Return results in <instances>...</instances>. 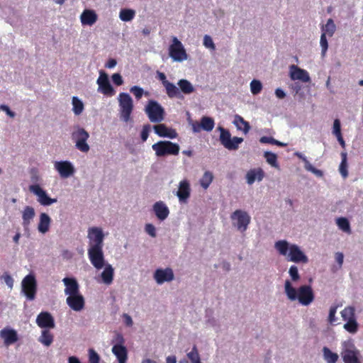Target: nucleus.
Segmentation results:
<instances>
[{
    "instance_id": "f257e3e1",
    "label": "nucleus",
    "mask_w": 363,
    "mask_h": 363,
    "mask_svg": "<svg viewBox=\"0 0 363 363\" xmlns=\"http://www.w3.org/2000/svg\"><path fill=\"white\" fill-rule=\"evenodd\" d=\"M274 247L281 255L286 257L288 261L303 264L308 262V257L295 244L289 245L286 240H281L275 242Z\"/></svg>"
},
{
    "instance_id": "f03ea898",
    "label": "nucleus",
    "mask_w": 363,
    "mask_h": 363,
    "mask_svg": "<svg viewBox=\"0 0 363 363\" xmlns=\"http://www.w3.org/2000/svg\"><path fill=\"white\" fill-rule=\"evenodd\" d=\"M285 293L291 301L298 300L303 306L310 305L315 298L313 291L309 285H302L297 290L294 288L289 280L285 281Z\"/></svg>"
},
{
    "instance_id": "7ed1b4c3",
    "label": "nucleus",
    "mask_w": 363,
    "mask_h": 363,
    "mask_svg": "<svg viewBox=\"0 0 363 363\" xmlns=\"http://www.w3.org/2000/svg\"><path fill=\"white\" fill-rule=\"evenodd\" d=\"M157 157H165L167 155H178L180 147L177 143L169 140H160L152 145Z\"/></svg>"
},
{
    "instance_id": "20e7f679",
    "label": "nucleus",
    "mask_w": 363,
    "mask_h": 363,
    "mask_svg": "<svg viewBox=\"0 0 363 363\" xmlns=\"http://www.w3.org/2000/svg\"><path fill=\"white\" fill-rule=\"evenodd\" d=\"M120 107V118L124 122L130 120V116L133 110V101L130 96L127 93H121L118 95Z\"/></svg>"
},
{
    "instance_id": "39448f33",
    "label": "nucleus",
    "mask_w": 363,
    "mask_h": 363,
    "mask_svg": "<svg viewBox=\"0 0 363 363\" xmlns=\"http://www.w3.org/2000/svg\"><path fill=\"white\" fill-rule=\"evenodd\" d=\"M150 121L152 123H160L164 118V110L156 101L150 100L145 108Z\"/></svg>"
},
{
    "instance_id": "423d86ee",
    "label": "nucleus",
    "mask_w": 363,
    "mask_h": 363,
    "mask_svg": "<svg viewBox=\"0 0 363 363\" xmlns=\"http://www.w3.org/2000/svg\"><path fill=\"white\" fill-rule=\"evenodd\" d=\"M89 138V133L82 128H78L72 133V138L75 142L77 149L82 152H87L90 149L86 143Z\"/></svg>"
},
{
    "instance_id": "0eeeda50",
    "label": "nucleus",
    "mask_w": 363,
    "mask_h": 363,
    "mask_svg": "<svg viewBox=\"0 0 363 363\" xmlns=\"http://www.w3.org/2000/svg\"><path fill=\"white\" fill-rule=\"evenodd\" d=\"M230 218L233 225L241 232H245L250 223L251 218L246 211L235 210L231 215Z\"/></svg>"
},
{
    "instance_id": "6e6552de",
    "label": "nucleus",
    "mask_w": 363,
    "mask_h": 363,
    "mask_svg": "<svg viewBox=\"0 0 363 363\" xmlns=\"http://www.w3.org/2000/svg\"><path fill=\"white\" fill-rule=\"evenodd\" d=\"M220 143L228 150H235L238 148L239 144L243 141L242 138L233 137L231 138V135L229 130L220 127Z\"/></svg>"
},
{
    "instance_id": "1a4fd4ad",
    "label": "nucleus",
    "mask_w": 363,
    "mask_h": 363,
    "mask_svg": "<svg viewBox=\"0 0 363 363\" xmlns=\"http://www.w3.org/2000/svg\"><path fill=\"white\" fill-rule=\"evenodd\" d=\"M169 54L174 61L182 62L187 59L186 50L177 37L172 38V43L169 48Z\"/></svg>"
},
{
    "instance_id": "9d476101",
    "label": "nucleus",
    "mask_w": 363,
    "mask_h": 363,
    "mask_svg": "<svg viewBox=\"0 0 363 363\" xmlns=\"http://www.w3.org/2000/svg\"><path fill=\"white\" fill-rule=\"evenodd\" d=\"M22 291L28 299H35L37 291V283L33 275L28 274L24 277L22 281Z\"/></svg>"
},
{
    "instance_id": "9b49d317",
    "label": "nucleus",
    "mask_w": 363,
    "mask_h": 363,
    "mask_svg": "<svg viewBox=\"0 0 363 363\" xmlns=\"http://www.w3.org/2000/svg\"><path fill=\"white\" fill-rule=\"evenodd\" d=\"M88 257L91 264L97 269H102L105 265L103 247H89Z\"/></svg>"
},
{
    "instance_id": "f8f14e48",
    "label": "nucleus",
    "mask_w": 363,
    "mask_h": 363,
    "mask_svg": "<svg viewBox=\"0 0 363 363\" xmlns=\"http://www.w3.org/2000/svg\"><path fill=\"white\" fill-rule=\"evenodd\" d=\"M89 247H103L104 235L102 230L98 227H92L88 230Z\"/></svg>"
},
{
    "instance_id": "ddd939ff",
    "label": "nucleus",
    "mask_w": 363,
    "mask_h": 363,
    "mask_svg": "<svg viewBox=\"0 0 363 363\" xmlns=\"http://www.w3.org/2000/svg\"><path fill=\"white\" fill-rule=\"evenodd\" d=\"M99 85L98 91L102 93L107 96H112L115 94V91L110 84L108 75L102 70L99 72V77L97 79Z\"/></svg>"
},
{
    "instance_id": "4468645a",
    "label": "nucleus",
    "mask_w": 363,
    "mask_h": 363,
    "mask_svg": "<svg viewBox=\"0 0 363 363\" xmlns=\"http://www.w3.org/2000/svg\"><path fill=\"white\" fill-rule=\"evenodd\" d=\"M29 189L38 196V201L43 206H50L57 202L56 199L50 198L38 184L30 185Z\"/></svg>"
},
{
    "instance_id": "2eb2a0df",
    "label": "nucleus",
    "mask_w": 363,
    "mask_h": 363,
    "mask_svg": "<svg viewBox=\"0 0 363 363\" xmlns=\"http://www.w3.org/2000/svg\"><path fill=\"white\" fill-rule=\"evenodd\" d=\"M54 167L62 178L69 177L75 171L73 165L69 161L55 162Z\"/></svg>"
},
{
    "instance_id": "dca6fc26",
    "label": "nucleus",
    "mask_w": 363,
    "mask_h": 363,
    "mask_svg": "<svg viewBox=\"0 0 363 363\" xmlns=\"http://www.w3.org/2000/svg\"><path fill=\"white\" fill-rule=\"evenodd\" d=\"M66 303L74 311H82L85 306L84 298L80 293L68 296L66 298Z\"/></svg>"
},
{
    "instance_id": "f3484780",
    "label": "nucleus",
    "mask_w": 363,
    "mask_h": 363,
    "mask_svg": "<svg viewBox=\"0 0 363 363\" xmlns=\"http://www.w3.org/2000/svg\"><path fill=\"white\" fill-rule=\"evenodd\" d=\"M37 325L41 328H54L55 320L52 315L47 311L40 313L36 318Z\"/></svg>"
},
{
    "instance_id": "a211bd4d",
    "label": "nucleus",
    "mask_w": 363,
    "mask_h": 363,
    "mask_svg": "<svg viewBox=\"0 0 363 363\" xmlns=\"http://www.w3.org/2000/svg\"><path fill=\"white\" fill-rule=\"evenodd\" d=\"M153 129L155 133L160 137L174 139L178 136V134L174 129L168 128L165 124L163 123L154 125Z\"/></svg>"
},
{
    "instance_id": "6ab92c4d",
    "label": "nucleus",
    "mask_w": 363,
    "mask_h": 363,
    "mask_svg": "<svg viewBox=\"0 0 363 363\" xmlns=\"http://www.w3.org/2000/svg\"><path fill=\"white\" fill-rule=\"evenodd\" d=\"M174 277L173 271L169 267L164 269H157L154 274V278L159 284H162L165 281H171L174 279Z\"/></svg>"
},
{
    "instance_id": "aec40b11",
    "label": "nucleus",
    "mask_w": 363,
    "mask_h": 363,
    "mask_svg": "<svg viewBox=\"0 0 363 363\" xmlns=\"http://www.w3.org/2000/svg\"><path fill=\"white\" fill-rule=\"evenodd\" d=\"M290 77L292 80H301L303 82H309L311 80L306 70L294 65L290 67Z\"/></svg>"
},
{
    "instance_id": "412c9836",
    "label": "nucleus",
    "mask_w": 363,
    "mask_h": 363,
    "mask_svg": "<svg viewBox=\"0 0 363 363\" xmlns=\"http://www.w3.org/2000/svg\"><path fill=\"white\" fill-rule=\"evenodd\" d=\"M191 188L190 184L188 180L184 179L179 182V189L177 192V196L182 203H186L190 196Z\"/></svg>"
},
{
    "instance_id": "4be33fe9",
    "label": "nucleus",
    "mask_w": 363,
    "mask_h": 363,
    "mask_svg": "<svg viewBox=\"0 0 363 363\" xmlns=\"http://www.w3.org/2000/svg\"><path fill=\"white\" fill-rule=\"evenodd\" d=\"M62 281L65 286V294L66 295L72 296L79 293V286L76 279L65 277Z\"/></svg>"
},
{
    "instance_id": "5701e85b",
    "label": "nucleus",
    "mask_w": 363,
    "mask_h": 363,
    "mask_svg": "<svg viewBox=\"0 0 363 363\" xmlns=\"http://www.w3.org/2000/svg\"><path fill=\"white\" fill-rule=\"evenodd\" d=\"M0 336L4 339V344L6 346L15 343L18 340L17 332L9 328H5L0 331Z\"/></svg>"
},
{
    "instance_id": "b1692460",
    "label": "nucleus",
    "mask_w": 363,
    "mask_h": 363,
    "mask_svg": "<svg viewBox=\"0 0 363 363\" xmlns=\"http://www.w3.org/2000/svg\"><path fill=\"white\" fill-rule=\"evenodd\" d=\"M153 211L157 218L160 220L166 219L169 213L168 207L162 201H157L153 205Z\"/></svg>"
},
{
    "instance_id": "393cba45",
    "label": "nucleus",
    "mask_w": 363,
    "mask_h": 363,
    "mask_svg": "<svg viewBox=\"0 0 363 363\" xmlns=\"http://www.w3.org/2000/svg\"><path fill=\"white\" fill-rule=\"evenodd\" d=\"M264 177V172L261 168H255L249 170L246 174L247 183L252 184L256 179L260 182Z\"/></svg>"
},
{
    "instance_id": "a878e982",
    "label": "nucleus",
    "mask_w": 363,
    "mask_h": 363,
    "mask_svg": "<svg viewBox=\"0 0 363 363\" xmlns=\"http://www.w3.org/2000/svg\"><path fill=\"white\" fill-rule=\"evenodd\" d=\"M112 352L116 357L118 362H126L128 359V350L124 345L115 344L112 347Z\"/></svg>"
},
{
    "instance_id": "bb28decb",
    "label": "nucleus",
    "mask_w": 363,
    "mask_h": 363,
    "mask_svg": "<svg viewBox=\"0 0 363 363\" xmlns=\"http://www.w3.org/2000/svg\"><path fill=\"white\" fill-rule=\"evenodd\" d=\"M35 216V212L32 206H27L24 208L22 213V225L25 229H28L32 220Z\"/></svg>"
},
{
    "instance_id": "cd10ccee",
    "label": "nucleus",
    "mask_w": 363,
    "mask_h": 363,
    "mask_svg": "<svg viewBox=\"0 0 363 363\" xmlns=\"http://www.w3.org/2000/svg\"><path fill=\"white\" fill-rule=\"evenodd\" d=\"M81 23L82 25L92 26L97 21V15L92 10H84L80 16Z\"/></svg>"
},
{
    "instance_id": "c85d7f7f",
    "label": "nucleus",
    "mask_w": 363,
    "mask_h": 363,
    "mask_svg": "<svg viewBox=\"0 0 363 363\" xmlns=\"http://www.w3.org/2000/svg\"><path fill=\"white\" fill-rule=\"evenodd\" d=\"M342 356L345 363H361L358 358V351L357 350L346 349L342 353Z\"/></svg>"
},
{
    "instance_id": "c756f323",
    "label": "nucleus",
    "mask_w": 363,
    "mask_h": 363,
    "mask_svg": "<svg viewBox=\"0 0 363 363\" xmlns=\"http://www.w3.org/2000/svg\"><path fill=\"white\" fill-rule=\"evenodd\" d=\"M51 223V218L45 213H41L40 215V220L38 225V230L41 233H45L49 230Z\"/></svg>"
},
{
    "instance_id": "7c9ffc66",
    "label": "nucleus",
    "mask_w": 363,
    "mask_h": 363,
    "mask_svg": "<svg viewBox=\"0 0 363 363\" xmlns=\"http://www.w3.org/2000/svg\"><path fill=\"white\" fill-rule=\"evenodd\" d=\"M104 266V269L101 274L102 282L106 285H110L113 280L114 269L109 264Z\"/></svg>"
},
{
    "instance_id": "2f4dec72",
    "label": "nucleus",
    "mask_w": 363,
    "mask_h": 363,
    "mask_svg": "<svg viewBox=\"0 0 363 363\" xmlns=\"http://www.w3.org/2000/svg\"><path fill=\"white\" fill-rule=\"evenodd\" d=\"M169 98H182L179 89L173 83L168 82L163 86Z\"/></svg>"
},
{
    "instance_id": "473e14b6",
    "label": "nucleus",
    "mask_w": 363,
    "mask_h": 363,
    "mask_svg": "<svg viewBox=\"0 0 363 363\" xmlns=\"http://www.w3.org/2000/svg\"><path fill=\"white\" fill-rule=\"evenodd\" d=\"M233 123L238 130H242L245 134H247L250 129L249 123L239 115L235 116Z\"/></svg>"
},
{
    "instance_id": "72a5a7b5",
    "label": "nucleus",
    "mask_w": 363,
    "mask_h": 363,
    "mask_svg": "<svg viewBox=\"0 0 363 363\" xmlns=\"http://www.w3.org/2000/svg\"><path fill=\"white\" fill-rule=\"evenodd\" d=\"M180 92L184 94H191L194 92L195 89L193 84L187 79H179L177 82Z\"/></svg>"
},
{
    "instance_id": "f704fd0d",
    "label": "nucleus",
    "mask_w": 363,
    "mask_h": 363,
    "mask_svg": "<svg viewBox=\"0 0 363 363\" xmlns=\"http://www.w3.org/2000/svg\"><path fill=\"white\" fill-rule=\"evenodd\" d=\"M54 340V335L52 333L47 330L44 329L41 332V335L38 338V341L46 347H49L52 345Z\"/></svg>"
},
{
    "instance_id": "c9c22d12",
    "label": "nucleus",
    "mask_w": 363,
    "mask_h": 363,
    "mask_svg": "<svg viewBox=\"0 0 363 363\" xmlns=\"http://www.w3.org/2000/svg\"><path fill=\"white\" fill-rule=\"evenodd\" d=\"M341 156V162L339 166V172L342 177L345 179L348 177V171H347V154L346 152H342L340 154Z\"/></svg>"
},
{
    "instance_id": "e433bc0d",
    "label": "nucleus",
    "mask_w": 363,
    "mask_h": 363,
    "mask_svg": "<svg viewBox=\"0 0 363 363\" xmlns=\"http://www.w3.org/2000/svg\"><path fill=\"white\" fill-rule=\"evenodd\" d=\"M336 30L335 24L334 23V21L332 18H329L327 21L326 24L323 25L321 26V31L322 33H324L326 35H328L329 37H331L333 35Z\"/></svg>"
},
{
    "instance_id": "4c0bfd02",
    "label": "nucleus",
    "mask_w": 363,
    "mask_h": 363,
    "mask_svg": "<svg viewBox=\"0 0 363 363\" xmlns=\"http://www.w3.org/2000/svg\"><path fill=\"white\" fill-rule=\"evenodd\" d=\"M214 120L208 116H203L201 119L200 125L206 131H211L214 128Z\"/></svg>"
},
{
    "instance_id": "58836bf2",
    "label": "nucleus",
    "mask_w": 363,
    "mask_h": 363,
    "mask_svg": "<svg viewBox=\"0 0 363 363\" xmlns=\"http://www.w3.org/2000/svg\"><path fill=\"white\" fill-rule=\"evenodd\" d=\"M324 359L328 363H336L338 359V355L336 353L333 352L327 347H324L323 349Z\"/></svg>"
},
{
    "instance_id": "ea45409f",
    "label": "nucleus",
    "mask_w": 363,
    "mask_h": 363,
    "mask_svg": "<svg viewBox=\"0 0 363 363\" xmlns=\"http://www.w3.org/2000/svg\"><path fill=\"white\" fill-rule=\"evenodd\" d=\"M135 11L133 9H121L119 13V17L123 21H130L134 18Z\"/></svg>"
},
{
    "instance_id": "a19ab883",
    "label": "nucleus",
    "mask_w": 363,
    "mask_h": 363,
    "mask_svg": "<svg viewBox=\"0 0 363 363\" xmlns=\"http://www.w3.org/2000/svg\"><path fill=\"white\" fill-rule=\"evenodd\" d=\"M213 179V174L209 171H206L204 172L203 175L202 176L201 179H200V184L204 189H206L208 188V186L211 184Z\"/></svg>"
},
{
    "instance_id": "79ce46f5",
    "label": "nucleus",
    "mask_w": 363,
    "mask_h": 363,
    "mask_svg": "<svg viewBox=\"0 0 363 363\" xmlns=\"http://www.w3.org/2000/svg\"><path fill=\"white\" fill-rule=\"evenodd\" d=\"M341 316L345 321L354 319L355 310L352 306H347L341 311Z\"/></svg>"
},
{
    "instance_id": "37998d69",
    "label": "nucleus",
    "mask_w": 363,
    "mask_h": 363,
    "mask_svg": "<svg viewBox=\"0 0 363 363\" xmlns=\"http://www.w3.org/2000/svg\"><path fill=\"white\" fill-rule=\"evenodd\" d=\"M346 322L347 323L343 326L344 329L350 333H356L359 327L356 318L347 320Z\"/></svg>"
},
{
    "instance_id": "c03bdc74",
    "label": "nucleus",
    "mask_w": 363,
    "mask_h": 363,
    "mask_svg": "<svg viewBox=\"0 0 363 363\" xmlns=\"http://www.w3.org/2000/svg\"><path fill=\"white\" fill-rule=\"evenodd\" d=\"M73 111L75 115H80L84 110V104L77 96L72 97Z\"/></svg>"
},
{
    "instance_id": "a18cd8bd",
    "label": "nucleus",
    "mask_w": 363,
    "mask_h": 363,
    "mask_svg": "<svg viewBox=\"0 0 363 363\" xmlns=\"http://www.w3.org/2000/svg\"><path fill=\"white\" fill-rule=\"evenodd\" d=\"M264 157L270 165L277 169L279 168V164L277 162V156L276 154L271 152H265Z\"/></svg>"
},
{
    "instance_id": "49530a36",
    "label": "nucleus",
    "mask_w": 363,
    "mask_h": 363,
    "mask_svg": "<svg viewBox=\"0 0 363 363\" xmlns=\"http://www.w3.org/2000/svg\"><path fill=\"white\" fill-rule=\"evenodd\" d=\"M187 357L191 363H201L197 347L194 345L191 352L187 353Z\"/></svg>"
},
{
    "instance_id": "de8ad7c7",
    "label": "nucleus",
    "mask_w": 363,
    "mask_h": 363,
    "mask_svg": "<svg viewBox=\"0 0 363 363\" xmlns=\"http://www.w3.org/2000/svg\"><path fill=\"white\" fill-rule=\"evenodd\" d=\"M261 143H267L271 145H276L279 147H285L286 144L275 140L272 137L262 136L259 139Z\"/></svg>"
},
{
    "instance_id": "09e8293b",
    "label": "nucleus",
    "mask_w": 363,
    "mask_h": 363,
    "mask_svg": "<svg viewBox=\"0 0 363 363\" xmlns=\"http://www.w3.org/2000/svg\"><path fill=\"white\" fill-rule=\"evenodd\" d=\"M337 225L338 227L346 233H350V225L346 218H339L337 219Z\"/></svg>"
},
{
    "instance_id": "8fccbe9b",
    "label": "nucleus",
    "mask_w": 363,
    "mask_h": 363,
    "mask_svg": "<svg viewBox=\"0 0 363 363\" xmlns=\"http://www.w3.org/2000/svg\"><path fill=\"white\" fill-rule=\"evenodd\" d=\"M262 89V83L257 79H253L250 83L251 92L254 94H258L260 93Z\"/></svg>"
},
{
    "instance_id": "3c124183",
    "label": "nucleus",
    "mask_w": 363,
    "mask_h": 363,
    "mask_svg": "<svg viewBox=\"0 0 363 363\" xmlns=\"http://www.w3.org/2000/svg\"><path fill=\"white\" fill-rule=\"evenodd\" d=\"M130 91L134 94V96H135V98L137 99H140L143 96V95L144 94V91L143 89L140 87V86H133L130 88ZM145 94L146 96H148L149 95V93L148 92H145Z\"/></svg>"
},
{
    "instance_id": "603ef678",
    "label": "nucleus",
    "mask_w": 363,
    "mask_h": 363,
    "mask_svg": "<svg viewBox=\"0 0 363 363\" xmlns=\"http://www.w3.org/2000/svg\"><path fill=\"white\" fill-rule=\"evenodd\" d=\"M289 274L293 281H297L300 279V275L298 274V270L296 266L292 265L289 268Z\"/></svg>"
},
{
    "instance_id": "864d4df0",
    "label": "nucleus",
    "mask_w": 363,
    "mask_h": 363,
    "mask_svg": "<svg viewBox=\"0 0 363 363\" xmlns=\"http://www.w3.org/2000/svg\"><path fill=\"white\" fill-rule=\"evenodd\" d=\"M320 44L322 48V56L324 57L328 48V43L326 38V35L321 33Z\"/></svg>"
},
{
    "instance_id": "5fc2aeb1",
    "label": "nucleus",
    "mask_w": 363,
    "mask_h": 363,
    "mask_svg": "<svg viewBox=\"0 0 363 363\" xmlns=\"http://www.w3.org/2000/svg\"><path fill=\"white\" fill-rule=\"evenodd\" d=\"M100 357L93 349L89 350V363H99Z\"/></svg>"
},
{
    "instance_id": "6e6d98bb",
    "label": "nucleus",
    "mask_w": 363,
    "mask_h": 363,
    "mask_svg": "<svg viewBox=\"0 0 363 363\" xmlns=\"http://www.w3.org/2000/svg\"><path fill=\"white\" fill-rule=\"evenodd\" d=\"M151 130V126L150 124L144 125L140 133V138L143 142H145L148 138L149 133Z\"/></svg>"
},
{
    "instance_id": "4d7b16f0",
    "label": "nucleus",
    "mask_w": 363,
    "mask_h": 363,
    "mask_svg": "<svg viewBox=\"0 0 363 363\" xmlns=\"http://www.w3.org/2000/svg\"><path fill=\"white\" fill-rule=\"evenodd\" d=\"M337 308V307L336 306H333L330 308L328 320L330 324H333L336 320L335 314Z\"/></svg>"
},
{
    "instance_id": "13d9d810",
    "label": "nucleus",
    "mask_w": 363,
    "mask_h": 363,
    "mask_svg": "<svg viewBox=\"0 0 363 363\" xmlns=\"http://www.w3.org/2000/svg\"><path fill=\"white\" fill-rule=\"evenodd\" d=\"M333 133L335 136L342 135L341 125H340V121L339 119H335V121H334Z\"/></svg>"
},
{
    "instance_id": "bf43d9fd",
    "label": "nucleus",
    "mask_w": 363,
    "mask_h": 363,
    "mask_svg": "<svg viewBox=\"0 0 363 363\" xmlns=\"http://www.w3.org/2000/svg\"><path fill=\"white\" fill-rule=\"evenodd\" d=\"M1 279L4 281V282L6 283V284L9 287V288H12L13 286V278L11 277V276L7 273V272H5L2 277H1Z\"/></svg>"
},
{
    "instance_id": "052dcab7",
    "label": "nucleus",
    "mask_w": 363,
    "mask_h": 363,
    "mask_svg": "<svg viewBox=\"0 0 363 363\" xmlns=\"http://www.w3.org/2000/svg\"><path fill=\"white\" fill-rule=\"evenodd\" d=\"M203 45H205V47L208 48H211L213 50H215L216 48L212 38L208 35H206L203 38Z\"/></svg>"
},
{
    "instance_id": "680f3d73",
    "label": "nucleus",
    "mask_w": 363,
    "mask_h": 363,
    "mask_svg": "<svg viewBox=\"0 0 363 363\" xmlns=\"http://www.w3.org/2000/svg\"><path fill=\"white\" fill-rule=\"evenodd\" d=\"M145 232L150 235L151 237L152 238H155L156 237V230H155V227L151 224V223H147L145 225Z\"/></svg>"
},
{
    "instance_id": "e2e57ef3",
    "label": "nucleus",
    "mask_w": 363,
    "mask_h": 363,
    "mask_svg": "<svg viewBox=\"0 0 363 363\" xmlns=\"http://www.w3.org/2000/svg\"><path fill=\"white\" fill-rule=\"evenodd\" d=\"M112 80L113 83L117 86H121L123 83L122 77L118 73H115L112 75Z\"/></svg>"
},
{
    "instance_id": "0e129e2a",
    "label": "nucleus",
    "mask_w": 363,
    "mask_h": 363,
    "mask_svg": "<svg viewBox=\"0 0 363 363\" xmlns=\"http://www.w3.org/2000/svg\"><path fill=\"white\" fill-rule=\"evenodd\" d=\"M0 109L5 111L6 113L11 118H14L16 116L15 113L12 111L7 105H0Z\"/></svg>"
},
{
    "instance_id": "69168bd1",
    "label": "nucleus",
    "mask_w": 363,
    "mask_h": 363,
    "mask_svg": "<svg viewBox=\"0 0 363 363\" xmlns=\"http://www.w3.org/2000/svg\"><path fill=\"white\" fill-rule=\"evenodd\" d=\"M157 79L162 82L164 86L169 81L167 79V77L164 73L157 71Z\"/></svg>"
},
{
    "instance_id": "338daca9",
    "label": "nucleus",
    "mask_w": 363,
    "mask_h": 363,
    "mask_svg": "<svg viewBox=\"0 0 363 363\" xmlns=\"http://www.w3.org/2000/svg\"><path fill=\"white\" fill-rule=\"evenodd\" d=\"M123 318L124 320V323L127 326L130 327L133 325V322L132 318L128 314L124 313L123 315Z\"/></svg>"
},
{
    "instance_id": "774afa93",
    "label": "nucleus",
    "mask_w": 363,
    "mask_h": 363,
    "mask_svg": "<svg viewBox=\"0 0 363 363\" xmlns=\"http://www.w3.org/2000/svg\"><path fill=\"white\" fill-rule=\"evenodd\" d=\"M114 341L116 342V344H121L122 345H123L125 343L124 337H123V335L121 333L116 334Z\"/></svg>"
}]
</instances>
